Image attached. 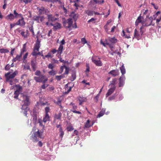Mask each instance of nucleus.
Listing matches in <instances>:
<instances>
[{
    "instance_id": "4",
    "label": "nucleus",
    "mask_w": 161,
    "mask_h": 161,
    "mask_svg": "<svg viewBox=\"0 0 161 161\" xmlns=\"http://www.w3.org/2000/svg\"><path fill=\"white\" fill-rule=\"evenodd\" d=\"M42 134V132H39L38 130L37 131L33 132L30 138L34 142H37L38 141L39 138L41 137Z\"/></svg>"
},
{
    "instance_id": "1",
    "label": "nucleus",
    "mask_w": 161,
    "mask_h": 161,
    "mask_svg": "<svg viewBox=\"0 0 161 161\" xmlns=\"http://www.w3.org/2000/svg\"><path fill=\"white\" fill-rule=\"evenodd\" d=\"M116 81V79L114 78L113 79L112 81L110 82V84L108 86L110 88L106 94V98L111 95L114 92L116 89L115 85Z\"/></svg>"
},
{
    "instance_id": "31",
    "label": "nucleus",
    "mask_w": 161,
    "mask_h": 161,
    "mask_svg": "<svg viewBox=\"0 0 161 161\" xmlns=\"http://www.w3.org/2000/svg\"><path fill=\"white\" fill-rule=\"evenodd\" d=\"M6 19L10 20H13L15 18L14 15L11 13L8 14L6 16Z\"/></svg>"
},
{
    "instance_id": "58",
    "label": "nucleus",
    "mask_w": 161,
    "mask_h": 161,
    "mask_svg": "<svg viewBox=\"0 0 161 161\" xmlns=\"http://www.w3.org/2000/svg\"><path fill=\"white\" fill-rule=\"evenodd\" d=\"M71 111L75 113H76V114H81V113L79 111H76V110H71Z\"/></svg>"
},
{
    "instance_id": "30",
    "label": "nucleus",
    "mask_w": 161,
    "mask_h": 161,
    "mask_svg": "<svg viewBox=\"0 0 161 161\" xmlns=\"http://www.w3.org/2000/svg\"><path fill=\"white\" fill-rule=\"evenodd\" d=\"M65 77L64 74H63L60 75H56L55 76L56 79L58 81H60L62 78Z\"/></svg>"
},
{
    "instance_id": "42",
    "label": "nucleus",
    "mask_w": 161,
    "mask_h": 161,
    "mask_svg": "<svg viewBox=\"0 0 161 161\" xmlns=\"http://www.w3.org/2000/svg\"><path fill=\"white\" fill-rule=\"evenodd\" d=\"M38 51H37L36 50L33 49V52L31 53L32 55L34 56H36L37 55V52Z\"/></svg>"
},
{
    "instance_id": "12",
    "label": "nucleus",
    "mask_w": 161,
    "mask_h": 161,
    "mask_svg": "<svg viewBox=\"0 0 161 161\" xmlns=\"http://www.w3.org/2000/svg\"><path fill=\"white\" fill-rule=\"evenodd\" d=\"M142 17L140 15L138 17L135 22V24L136 26H137L139 23H141L142 25V26L141 27H142L143 28V27L144 26V25H143V24H144V20H142Z\"/></svg>"
},
{
    "instance_id": "34",
    "label": "nucleus",
    "mask_w": 161,
    "mask_h": 161,
    "mask_svg": "<svg viewBox=\"0 0 161 161\" xmlns=\"http://www.w3.org/2000/svg\"><path fill=\"white\" fill-rule=\"evenodd\" d=\"M49 116L48 114H45V117H44L43 119V121L46 123L47 121L49 120Z\"/></svg>"
},
{
    "instance_id": "47",
    "label": "nucleus",
    "mask_w": 161,
    "mask_h": 161,
    "mask_svg": "<svg viewBox=\"0 0 161 161\" xmlns=\"http://www.w3.org/2000/svg\"><path fill=\"white\" fill-rule=\"evenodd\" d=\"M65 72L63 74H64V75H68L69 73V69L68 67L66 66V67H65Z\"/></svg>"
},
{
    "instance_id": "57",
    "label": "nucleus",
    "mask_w": 161,
    "mask_h": 161,
    "mask_svg": "<svg viewBox=\"0 0 161 161\" xmlns=\"http://www.w3.org/2000/svg\"><path fill=\"white\" fill-rule=\"evenodd\" d=\"M86 69L85 71L86 72H89L90 71V67L89 66L88 64H86Z\"/></svg>"
},
{
    "instance_id": "22",
    "label": "nucleus",
    "mask_w": 161,
    "mask_h": 161,
    "mask_svg": "<svg viewBox=\"0 0 161 161\" xmlns=\"http://www.w3.org/2000/svg\"><path fill=\"white\" fill-rule=\"evenodd\" d=\"M40 47V42L37 39L35 46L34 47L33 49L36 50L37 51H39V48Z\"/></svg>"
},
{
    "instance_id": "59",
    "label": "nucleus",
    "mask_w": 161,
    "mask_h": 161,
    "mask_svg": "<svg viewBox=\"0 0 161 161\" xmlns=\"http://www.w3.org/2000/svg\"><path fill=\"white\" fill-rule=\"evenodd\" d=\"M81 83L83 84H84L86 85H90V83L89 82H86V80H84L82 81Z\"/></svg>"
},
{
    "instance_id": "21",
    "label": "nucleus",
    "mask_w": 161,
    "mask_h": 161,
    "mask_svg": "<svg viewBox=\"0 0 161 161\" xmlns=\"http://www.w3.org/2000/svg\"><path fill=\"white\" fill-rule=\"evenodd\" d=\"M31 65L34 71H35L36 68V60H32L31 61Z\"/></svg>"
},
{
    "instance_id": "53",
    "label": "nucleus",
    "mask_w": 161,
    "mask_h": 161,
    "mask_svg": "<svg viewBox=\"0 0 161 161\" xmlns=\"http://www.w3.org/2000/svg\"><path fill=\"white\" fill-rule=\"evenodd\" d=\"M48 67L49 69L52 70L54 68V65L52 64H50L48 65Z\"/></svg>"
},
{
    "instance_id": "62",
    "label": "nucleus",
    "mask_w": 161,
    "mask_h": 161,
    "mask_svg": "<svg viewBox=\"0 0 161 161\" xmlns=\"http://www.w3.org/2000/svg\"><path fill=\"white\" fill-rule=\"evenodd\" d=\"M32 0H24L23 2L27 4L28 3H30Z\"/></svg>"
},
{
    "instance_id": "55",
    "label": "nucleus",
    "mask_w": 161,
    "mask_h": 161,
    "mask_svg": "<svg viewBox=\"0 0 161 161\" xmlns=\"http://www.w3.org/2000/svg\"><path fill=\"white\" fill-rule=\"evenodd\" d=\"M29 30L30 31H31L32 33V34H33V35H34V31H33V26H31V27H30L29 28Z\"/></svg>"
},
{
    "instance_id": "60",
    "label": "nucleus",
    "mask_w": 161,
    "mask_h": 161,
    "mask_svg": "<svg viewBox=\"0 0 161 161\" xmlns=\"http://www.w3.org/2000/svg\"><path fill=\"white\" fill-rule=\"evenodd\" d=\"M40 74L41 72L38 70H36L35 73V74L37 76H39L40 75Z\"/></svg>"
},
{
    "instance_id": "37",
    "label": "nucleus",
    "mask_w": 161,
    "mask_h": 161,
    "mask_svg": "<svg viewBox=\"0 0 161 161\" xmlns=\"http://www.w3.org/2000/svg\"><path fill=\"white\" fill-rule=\"evenodd\" d=\"M20 34L21 35L25 38H27L28 35V32H27L26 33H25V32L24 31H22Z\"/></svg>"
},
{
    "instance_id": "15",
    "label": "nucleus",
    "mask_w": 161,
    "mask_h": 161,
    "mask_svg": "<svg viewBox=\"0 0 161 161\" xmlns=\"http://www.w3.org/2000/svg\"><path fill=\"white\" fill-rule=\"evenodd\" d=\"M50 25L53 26V29L54 31H56L58 29H60L61 27V24L58 23H57L54 24H53L52 23H50Z\"/></svg>"
},
{
    "instance_id": "24",
    "label": "nucleus",
    "mask_w": 161,
    "mask_h": 161,
    "mask_svg": "<svg viewBox=\"0 0 161 161\" xmlns=\"http://www.w3.org/2000/svg\"><path fill=\"white\" fill-rule=\"evenodd\" d=\"M62 115V114L61 113V111H59L58 114H55V118L57 119L60 120Z\"/></svg>"
},
{
    "instance_id": "25",
    "label": "nucleus",
    "mask_w": 161,
    "mask_h": 161,
    "mask_svg": "<svg viewBox=\"0 0 161 161\" xmlns=\"http://www.w3.org/2000/svg\"><path fill=\"white\" fill-rule=\"evenodd\" d=\"M90 121L89 120H88L85 124V127L86 128H89L92 126L94 124V122H93L92 124L91 125L90 124Z\"/></svg>"
},
{
    "instance_id": "28",
    "label": "nucleus",
    "mask_w": 161,
    "mask_h": 161,
    "mask_svg": "<svg viewBox=\"0 0 161 161\" xmlns=\"http://www.w3.org/2000/svg\"><path fill=\"white\" fill-rule=\"evenodd\" d=\"M71 16L75 19V21L78 17V15L77 14H75L74 12H72L71 14Z\"/></svg>"
},
{
    "instance_id": "41",
    "label": "nucleus",
    "mask_w": 161,
    "mask_h": 161,
    "mask_svg": "<svg viewBox=\"0 0 161 161\" xmlns=\"http://www.w3.org/2000/svg\"><path fill=\"white\" fill-rule=\"evenodd\" d=\"M94 2H95L96 3H98L99 4H101L102 3H103L104 2V1L103 0H102L101 1H99L98 0H93Z\"/></svg>"
},
{
    "instance_id": "51",
    "label": "nucleus",
    "mask_w": 161,
    "mask_h": 161,
    "mask_svg": "<svg viewBox=\"0 0 161 161\" xmlns=\"http://www.w3.org/2000/svg\"><path fill=\"white\" fill-rule=\"evenodd\" d=\"M50 110V108L49 107H46L45 108V114H48V113Z\"/></svg>"
},
{
    "instance_id": "49",
    "label": "nucleus",
    "mask_w": 161,
    "mask_h": 161,
    "mask_svg": "<svg viewBox=\"0 0 161 161\" xmlns=\"http://www.w3.org/2000/svg\"><path fill=\"white\" fill-rule=\"evenodd\" d=\"M70 105H71L72 106V109H71V110H76L77 108V106L75 105L74 103H70Z\"/></svg>"
},
{
    "instance_id": "64",
    "label": "nucleus",
    "mask_w": 161,
    "mask_h": 161,
    "mask_svg": "<svg viewBox=\"0 0 161 161\" xmlns=\"http://www.w3.org/2000/svg\"><path fill=\"white\" fill-rule=\"evenodd\" d=\"M48 86V85H45V84H43L42 86V88L43 89H45L46 87H47Z\"/></svg>"
},
{
    "instance_id": "2",
    "label": "nucleus",
    "mask_w": 161,
    "mask_h": 161,
    "mask_svg": "<svg viewBox=\"0 0 161 161\" xmlns=\"http://www.w3.org/2000/svg\"><path fill=\"white\" fill-rule=\"evenodd\" d=\"M18 73V71H15L12 73L11 72H9L5 74V76L6 78V81H8L11 85H14L15 83L13 82V80L10 79L14 78Z\"/></svg>"
},
{
    "instance_id": "45",
    "label": "nucleus",
    "mask_w": 161,
    "mask_h": 161,
    "mask_svg": "<svg viewBox=\"0 0 161 161\" xmlns=\"http://www.w3.org/2000/svg\"><path fill=\"white\" fill-rule=\"evenodd\" d=\"M59 132L60 133L59 134V136L61 138V140H62L64 134V131H63L62 129H61L59 131Z\"/></svg>"
},
{
    "instance_id": "32",
    "label": "nucleus",
    "mask_w": 161,
    "mask_h": 161,
    "mask_svg": "<svg viewBox=\"0 0 161 161\" xmlns=\"http://www.w3.org/2000/svg\"><path fill=\"white\" fill-rule=\"evenodd\" d=\"M120 70L122 73V75H124V74L125 73V69L123 65H122L120 68Z\"/></svg>"
},
{
    "instance_id": "3",
    "label": "nucleus",
    "mask_w": 161,
    "mask_h": 161,
    "mask_svg": "<svg viewBox=\"0 0 161 161\" xmlns=\"http://www.w3.org/2000/svg\"><path fill=\"white\" fill-rule=\"evenodd\" d=\"M23 99V102L24 104L22 105L21 109L22 110H29L28 106L30 104L29 101L30 97L29 96L26 95H23L22 96Z\"/></svg>"
},
{
    "instance_id": "44",
    "label": "nucleus",
    "mask_w": 161,
    "mask_h": 161,
    "mask_svg": "<svg viewBox=\"0 0 161 161\" xmlns=\"http://www.w3.org/2000/svg\"><path fill=\"white\" fill-rule=\"evenodd\" d=\"M33 19L37 21V22H39L40 16H35L33 18Z\"/></svg>"
},
{
    "instance_id": "46",
    "label": "nucleus",
    "mask_w": 161,
    "mask_h": 161,
    "mask_svg": "<svg viewBox=\"0 0 161 161\" xmlns=\"http://www.w3.org/2000/svg\"><path fill=\"white\" fill-rule=\"evenodd\" d=\"M65 67L66 66L65 65H64L60 67V70L59 72V74H61L63 72L64 69V68H65Z\"/></svg>"
},
{
    "instance_id": "40",
    "label": "nucleus",
    "mask_w": 161,
    "mask_h": 161,
    "mask_svg": "<svg viewBox=\"0 0 161 161\" xmlns=\"http://www.w3.org/2000/svg\"><path fill=\"white\" fill-rule=\"evenodd\" d=\"M19 93V91L18 90H16L14 92V98L17 99L18 95Z\"/></svg>"
},
{
    "instance_id": "17",
    "label": "nucleus",
    "mask_w": 161,
    "mask_h": 161,
    "mask_svg": "<svg viewBox=\"0 0 161 161\" xmlns=\"http://www.w3.org/2000/svg\"><path fill=\"white\" fill-rule=\"evenodd\" d=\"M119 71L118 70H113L110 71L108 74L115 77L119 74Z\"/></svg>"
},
{
    "instance_id": "6",
    "label": "nucleus",
    "mask_w": 161,
    "mask_h": 161,
    "mask_svg": "<svg viewBox=\"0 0 161 161\" xmlns=\"http://www.w3.org/2000/svg\"><path fill=\"white\" fill-rule=\"evenodd\" d=\"M153 18L151 16L147 17L144 20V24H143V25L144 26H148L151 25L154 26V23H153Z\"/></svg>"
},
{
    "instance_id": "26",
    "label": "nucleus",
    "mask_w": 161,
    "mask_h": 161,
    "mask_svg": "<svg viewBox=\"0 0 161 161\" xmlns=\"http://www.w3.org/2000/svg\"><path fill=\"white\" fill-rule=\"evenodd\" d=\"M26 43H25L23 44L22 48L20 49V53L23 54H24V53L26 51Z\"/></svg>"
},
{
    "instance_id": "43",
    "label": "nucleus",
    "mask_w": 161,
    "mask_h": 161,
    "mask_svg": "<svg viewBox=\"0 0 161 161\" xmlns=\"http://www.w3.org/2000/svg\"><path fill=\"white\" fill-rule=\"evenodd\" d=\"M144 17H145L146 16V17L149 16V12L148 10H145V12L143 13Z\"/></svg>"
},
{
    "instance_id": "7",
    "label": "nucleus",
    "mask_w": 161,
    "mask_h": 161,
    "mask_svg": "<svg viewBox=\"0 0 161 161\" xmlns=\"http://www.w3.org/2000/svg\"><path fill=\"white\" fill-rule=\"evenodd\" d=\"M142 29V27H141L140 28V32L138 31L136 29H135L134 30V37L136 38L138 40H139L142 37L143 33Z\"/></svg>"
},
{
    "instance_id": "20",
    "label": "nucleus",
    "mask_w": 161,
    "mask_h": 161,
    "mask_svg": "<svg viewBox=\"0 0 161 161\" xmlns=\"http://www.w3.org/2000/svg\"><path fill=\"white\" fill-rule=\"evenodd\" d=\"M37 9L38 10L40 14H44V13H46L47 11H48L47 9H46L43 7H42L40 8H37Z\"/></svg>"
},
{
    "instance_id": "8",
    "label": "nucleus",
    "mask_w": 161,
    "mask_h": 161,
    "mask_svg": "<svg viewBox=\"0 0 161 161\" xmlns=\"http://www.w3.org/2000/svg\"><path fill=\"white\" fill-rule=\"evenodd\" d=\"M117 41L116 39L114 37L109 38L108 40L106 41V44L109 45L110 47H113L112 45L115 43Z\"/></svg>"
},
{
    "instance_id": "5",
    "label": "nucleus",
    "mask_w": 161,
    "mask_h": 161,
    "mask_svg": "<svg viewBox=\"0 0 161 161\" xmlns=\"http://www.w3.org/2000/svg\"><path fill=\"white\" fill-rule=\"evenodd\" d=\"M92 62L97 66H101L102 63L99 58L95 55H93L92 58Z\"/></svg>"
},
{
    "instance_id": "48",
    "label": "nucleus",
    "mask_w": 161,
    "mask_h": 161,
    "mask_svg": "<svg viewBox=\"0 0 161 161\" xmlns=\"http://www.w3.org/2000/svg\"><path fill=\"white\" fill-rule=\"evenodd\" d=\"M49 74L51 75H54L56 74L55 72L52 69L48 72Z\"/></svg>"
},
{
    "instance_id": "10",
    "label": "nucleus",
    "mask_w": 161,
    "mask_h": 161,
    "mask_svg": "<svg viewBox=\"0 0 161 161\" xmlns=\"http://www.w3.org/2000/svg\"><path fill=\"white\" fill-rule=\"evenodd\" d=\"M63 46L62 45H60L58 50L53 49L51 51V52L53 54H54L56 52H57V55L58 54H61L63 52Z\"/></svg>"
},
{
    "instance_id": "61",
    "label": "nucleus",
    "mask_w": 161,
    "mask_h": 161,
    "mask_svg": "<svg viewBox=\"0 0 161 161\" xmlns=\"http://www.w3.org/2000/svg\"><path fill=\"white\" fill-rule=\"evenodd\" d=\"M10 65L9 64H8L5 67V69L6 70H8L10 69Z\"/></svg>"
},
{
    "instance_id": "29",
    "label": "nucleus",
    "mask_w": 161,
    "mask_h": 161,
    "mask_svg": "<svg viewBox=\"0 0 161 161\" xmlns=\"http://www.w3.org/2000/svg\"><path fill=\"white\" fill-rule=\"evenodd\" d=\"M105 112V109H102L100 112H99V114L97 115V118H100L104 114Z\"/></svg>"
},
{
    "instance_id": "63",
    "label": "nucleus",
    "mask_w": 161,
    "mask_h": 161,
    "mask_svg": "<svg viewBox=\"0 0 161 161\" xmlns=\"http://www.w3.org/2000/svg\"><path fill=\"white\" fill-rule=\"evenodd\" d=\"M15 48H13L12 49L11 52H10V55H11L12 56H13V54H14V51H15Z\"/></svg>"
},
{
    "instance_id": "56",
    "label": "nucleus",
    "mask_w": 161,
    "mask_h": 161,
    "mask_svg": "<svg viewBox=\"0 0 161 161\" xmlns=\"http://www.w3.org/2000/svg\"><path fill=\"white\" fill-rule=\"evenodd\" d=\"M45 57L49 58H52V56H51V53L49 52L48 53L47 55L45 56Z\"/></svg>"
},
{
    "instance_id": "9",
    "label": "nucleus",
    "mask_w": 161,
    "mask_h": 161,
    "mask_svg": "<svg viewBox=\"0 0 161 161\" xmlns=\"http://www.w3.org/2000/svg\"><path fill=\"white\" fill-rule=\"evenodd\" d=\"M73 21L72 19L71 18H69L67 20H65L63 22L64 26L67 28H69L72 25Z\"/></svg>"
},
{
    "instance_id": "14",
    "label": "nucleus",
    "mask_w": 161,
    "mask_h": 161,
    "mask_svg": "<svg viewBox=\"0 0 161 161\" xmlns=\"http://www.w3.org/2000/svg\"><path fill=\"white\" fill-rule=\"evenodd\" d=\"M23 55L22 53H20L19 54H17L16 57L14 58L12 60L13 63L17 61H20L22 60V55Z\"/></svg>"
},
{
    "instance_id": "54",
    "label": "nucleus",
    "mask_w": 161,
    "mask_h": 161,
    "mask_svg": "<svg viewBox=\"0 0 161 161\" xmlns=\"http://www.w3.org/2000/svg\"><path fill=\"white\" fill-rule=\"evenodd\" d=\"M61 100L59 98H58V101L57 102H54V103H56L57 105H59L61 104Z\"/></svg>"
},
{
    "instance_id": "11",
    "label": "nucleus",
    "mask_w": 161,
    "mask_h": 161,
    "mask_svg": "<svg viewBox=\"0 0 161 161\" xmlns=\"http://www.w3.org/2000/svg\"><path fill=\"white\" fill-rule=\"evenodd\" d=\"M125 79L124 75H121L119 79V87H122L125 84Z\"/></svg>"
},
{
    "instance_id": "16",
    "label": "nucleus",
    "mask_w": 161,
    "mask_h": 161,
    "mask_svg": "<svg viewBox=\"0 0 161 161\" xmlns=\"http://www.w3.org/2000/svg\"><path fill=\"white\" fill-rule=\"evenodd\" d=\"M45 76L43 75H41L39 77L35 76L34 77V80L37 82H41L42 81V80L45 78Z\"/></svg>"
},
{
    "instance_id": "13",
    "label": "nucleus",
    "mask_w": 161,
    "mask_h": 161,
    "mask_svg": "<svg viewBox=\"0 0 161 161\" xmlns=\"http://www.w3.org/2000/svg\"><path fill=\"white\" fill-rule=\"evenodd\" d=\"M47 15V19L48 21L49 22L52 23L57 19V18L55 17L54 15L52 14H48Z\"/></svg>"
},
{
    "instance_id": "27",
    "label": "nucleus",
    "mask_w": 161,
    "mask_h": 161,
    "mask_svg": "<svg viewBox=\"0 0 161 161\" xmlns=\"http://www.w3.org/2000/svg\"><path fill=\"white\" fill-rule=\"evenodd\" d=\"M14 18H17L18 17H22V15L20 14H18L16 12V10H14Z\"/></svg>"
},
{
    "instance_id": "19",
    "label": "nucleus",
    "mask_w": 161,
    "mask_h": 161,
    "mask_svg": "<svg viewBox=\"0 0 161 161\" xmlns=\"http://www.w3.org/2000/svg\"><path fill=\"white\" fill-rule=\"evenodd\" d=\"M78 99L80 102L79 105H81L83 103L86 102L87 100L86 98L80 96L78 97Z\"/></svg>"
},
{
    "instance_id": "35",
    "label": "nucleus",
    "mask_w": 161,
    "mask_h": 161,
    "mask_svg": "<svg viewBox=\"0 0 161 161\" xmlns=\"http://www.w3.org/2000/svg\"><path fill=\"white\" fill-rule=\"evenodd\" d=\"M9 52V50L6 48H1L0 49V53H8Z\"/></svg>"
},
{
    "instance_id": "36",
    "label": "nucleus",
    "mask_w": 161,
    "mask_h": 161,
    "mask_svg": "<svg viewBox=\"0 0 161 161\" xmlns=\"http://www.w3.org/2000/svg\"><path fill=\"white\" fill-rule=\"evenodd\" d=\"M86 13L89 16H92L94 14V11L88 10L86 11Z\"/></svg>"
},
{
    "instance_id": "33",
    "label": "nucleus",
    "mask_w": 161,
    "mask_h": 161,
    "mask_svg": "<svg viewBox=\"0 0 161 161\" xmlns=\"http://www.w3.org/2000/svg\"><path fill=\"white\" fill-rule=\"evenodd\" d=\"M33 119H32V121L33 122V123L34 124H35L36 122V120H37V116H36V113H34L33 111Z\"/></svg>"
},
{
    "instance_id": "38",
    "label": "nucleus",
    "mask_w": 161,
    "mask_h": 161,
    "mask_svg": "<svg viewBox=\"0 0 161 161\" xmlns=\"http://www.w3.org/2000/svg\"><path fill=\"white\" fill-rule=\"evenodd\" d=\"M116 94H114L112 96L109 97L108 98V100L109 101H111L114 99L116 96Z\"/></svg>"
},
{
    "instance_id": "52",
    "label": "nucleus",
    "mask_w": 161,
    "mask_h": 161,
    "mask_svg": "<svg viewBox=\"0 0 161 161\" xmlns=\"http://www.w3.org/2000/svg\"><path fill=\"white\" fill-rule=\"evenodd\" d=\"M59 61L61 62H62L64 63V64H65L66 63L69 64V62L68 61H64V60L62 59H59Z\"/></svg>"
},
{
    "instance_id": "18",
    "label": "nucleus",
    "mask_w": 161,
    "mask_h": 161,
    "mask_svg": "<svg viewBox=\"0 0 161 161\" xmlns=\"http://www.w3.org/2000/svg\"><path fill=\"white\" fill-rule=\"evenodd\" d=\"M21 18V19H19L16 22L17 25H19L21 26L25 25V23L24 21L23 18L22 17Z\"/></svg>"
},
{
    "instance_id": "39",
    "label": "nucleus",
    "mask_w": 161,
    "mask_h": 161,
    "mask_svg": "<svg viewBox=\"0 0 161 161\" xmlns=\"http://www.w3.org/2000/svg\"><path fill=\"white\" fill-rule=\"evenodd\" d=\"M76 78V73L75 72H74L72 73V78L71 79V81H74L75 80V79Z\"/></svg>"
},
{
    "instance_id": "50",
    "label": "nucleus",
    "mask_w": 161,
    "mask_h": 161,
    "mask_svg": "<svg viewBox=\"0 0 161 161\" xmlns=\"http://www.w3.org/2000/svg\"><path fill=\"white\" fill-rule=\"evenodd\" d=\"M81 42L83 44L87 43V41L85 38H82L81 39Z\"/></svg>"
},
{
    "instance_id": "23",
    "label": "nucleus",
    "mask_w": 161,
    "mask_h": 161,
    "mask_svg": "<svg viewBox=\"0 0 161 161\" xmlns=\"http://www.w3.org/2000/svg\"><path fill=\"white\" fill-rule=\"evenodd\" d=\"M28 55V52L26 53L23 55L22 58V62L24 63H26L27 62V60H26L27 58V56Z\"/></svg>"
}]
</instances>
